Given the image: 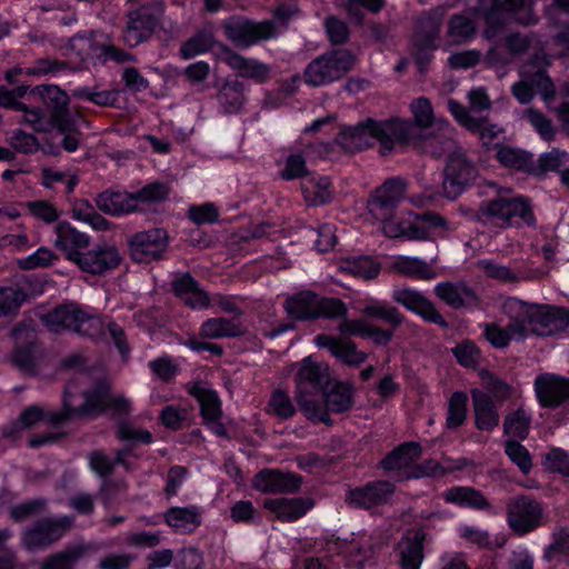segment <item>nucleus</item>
<instances>
[{
  "instance_id": "0e129e2a",
  "label": "nucleus",
  "mask_w": 569,
  "mask_h": 569,
  "mask_svg": "<svg viewBox=\"0 0 569 569\" xmlns=\"http://www.w3.org/2000/svg\"><path fill=\"white\" fill-rule=\"evenodd\" d=\"M453 353L458 362L463 367H473L480 359V352L476 345L469 340L459 343Z\"/></svg>"
},
{
  "instance_id": "a211bd4d",
  "label": "nucleus",
  "mask_w": 569,
  "mask_h": 569,
  "mask_svg": "<svg viewBox=\"0 0 569 569\" xmlns=\"http://www.w3.org/2000/svg\"><path fill=\"white\" fill-rule=\"evenodd\" d=\"M120 262V254L114 247L106 246L81 252L73 262L82 271L101 274L114 269Z\"/></svg>"
},
{
  "instance_id": "ddd939ff",
  "label": "nucleus",
  "mask_w": 569,
  "mask_h": 569,
  "mask_svg": "<svg viewBox=\"0 0 569 569\" xmlns=\"http://www.w3.org/2000/svg\"><path fill=\"white\" fill-rule=\"evenodd\" d=\"M226 33L236 46L248 48L260 40H267L274 34L273 24L269 21L252 22L232 19L226 24Z\"/></svg>"
},
{
  "instance_id": "f8f14e48",
  "label": "nucleus",
  "mask_w": 569,
  "mask_h": 569,
  "mask_svg": "<svg viewBox=\"0 0 569 569\" xmlns=\"http://www.w3.org/2000/svg\"><path fill=\"white\" fill-rule=\"evenodd\" d=\"M535 66L525 67L521 80L512 87V92L520 103H528L535 93H539L549 104L553 99V86L550 79L541 71H535Z\"/></svg>"
},
{
  "instance_id": "c9c22d12",
  "label": "nucleus",
  "mask_w": 569,
  "mask_h": 569,
  "mask_svg": "<svg viewBox=\"0 0 569 569\" xmlns=\"http://www.w3.org/2000/svg\"><path fill=\"white\" fill-rule=\"evenodd\" d=\"M312 406H321L327 413L325 423L329 422V411L340 412L349 409L352 405V389L343 385H337L326 398L319 395L315 399H311Z\"/></svg>"
},
{
  "instance_id": "8fccbe9b",
  "label": "nucleus",
  "mask_w": 569,
  "mask_h": 569,
  "mask_svg": "<svg viewBox=\"0 0 569 569\" xmlns=\"http://www.w3.org/2000/svg\"><path fill=\"white\" fill-rule=\"evenodd\" d=\"M362 311L367 316L380 318L393 326H398L402 321L398 310L383 301L370 300Z\"/></svg>"
},
{
  "instance_id": "f257e3e1",
  "label": "nucleus",
  "mask_w": 569,
  "mask_h": 569,
  "mask_svg": "<svg viewBox=\"0 0 569 569\" xmlns=\"http://www.w3.org/2000/svg\"><path fill=\"white\" fill-rule=\"evenodd\" d=\"M413 137V126L407 119L392 118L383 121L368 119L355 127H345L337 138L348 151H356L380 143V152H390L399 142H408Z\"/></svg>"
},
{
  "instance_id": "f704fd0d",
  "label": "nucleus",
  "mask_w": 569,
  "mask_h": 569,
  "mask_svg": "<svg viewBox=\"0 0 569 569\" xmlns=\"http://www.w3.org/2000/svg\"><path fill=\"white\" fill-rule=\"evenodd\" d=\"M390 269L403 276L430 280L436 277L432 268L422 259L409 256H395Z\"/></svg>"
},
{
  "instance_id": "dca6fc26",
  "label": "nucleus",
  "mask_w": 569,
  "mask_h": 569,
  "mask_svg": "<svg viewBox=\"0 0 569 569\" xmlns=\"http://www.w3.org/2000/svg\"><path fill=\"white\" fill-rule=\"evenodd\" d=\"M219 58L234 70L239 77L250 79L256 83H264L270 78V66L256 59L244 58L227 48L221 49Z\"/></svg>"
},
{
  "instance_id": "5701e85b",
  "label": "nucleus",
  "mask_w": 569,
  "mask_h": 569,
  "mask_svg": "<svg viewBox=\"0 0 569 569\" xmlns=\"http://www.w3.org/2000/svg\"><path fill=\"white\" fill-rule=\"evenodd\" d=\"M425 533L421 530L407 532L399 541L396 557L402 569H420L423 561Z\"/></svg>"
},
{
  "instance_id": "7ed1b4c3",
  "label": "nucleus",
  "mask_w": 569,
  "mask_h": 569,
  "mask_svg": "<svg viewBox=\"0 0 569 569\" xmlns=\"http://www.w3.org/2000/svg\"><path fill=\"white\" fill-rule=\"evenodd\" d=\"M409 110L413 122L408 120L413 126V137L408 142H399V144H419L420 139L417 132L418 129L435 128L442 132L441 139L431 138L423 142L422 149L432 156H441L443 151H450L455 147V142L451 138L452 129L450 124L443 120L435 117L433 107L431 102L425 98L419 97L415 99Z\"/></svg>"
},
{
  "instance_id": "bb28decb",
  "label": "nucleus",
  "mask_w": 569,
  "mask_h": 569,
  "mask_svg": "<svg viewBox=\"0 0 569 569\" xmlns=\"http://www.w3.org/2000/svg\"><path fill=\"white\" fill-rule=\"evenodd\" d=\"M315 345L327 348L333 357L349 366H358L367 359V353L358 350L351 341L319 335L315 338Z\"/></svg>"
},
{
  "instance_id": "cd10ccee",
  "label": "nucleus",
  "mask_w": 569,
  "mask_h": 569,
  "mask_svg": "<svg viewBox=\"0 0 569 569\" xmlns=\"http://www.w3.org/2000/svg\"><path fill=\"white\" fill-rule=\"evenodd\" d=\"M300 478L277 470H262L253 480V487L262 492H290L300 487Z\"/></svg>"
},
{
  "instance_id": "37998d69",
  "label": "nucleus",
  "mask_w": 569,
  "mask_h": 569,
  "mask_svg": "<svg viewBox=\"0 0 569 569\" xmlns=\"http://www.w3.org/2000/svg\"><path fill=\"white\" fill-rule=\"evenodd\" d=\"M192 395L198 400L206 420L214 421L220 416V401L213 390L196 386L192 389Z\"/></svg>"
},
{
  "instance_id": "3c124183",
  "label": "nucleus",
  "mask_w": 569,
  "mask_h": 569,
  "mask_svg": "<svg viewBox=\"0 0 569 569\" xmlns=\"http://www.w3.org/2000/svg\"><path fill=\"white\" fill-rule=\"evenodd\" d=\"M497 159L501 164L511 169H525L531 160L526 152L506 146L498 148Z\"/></svg>"
},
{
  "instance_id": "4c0bfd02",
  "label": "nucleus",
  "mask_w": 569,
  "mask_h": 569,
  "mask_svg": "<svg viewBox=\"0 0 569 569\" xmlns=\"http://www.w3.org/2000/svg\"><path fill=\"white\" fill-rule=\"evenodd\" d=\"M435 291L442 301L453 308L471 306L477 301L475 292L463 283H439Z\"/></svg>"
},
{
  "instance_id": "0eeeda50",
  "label": "nucleus",
  "mask_w": 569,
  "mask_h": 569,
  "mask_svg": "<svg viewBox=\"0 0 569 569\" xmlns=\"http://www.w3.org/2000/svg\"><path fill=\"white\" fill-rule=\"evenodd\" d=\"M480 218L488 223L498 227H508L517 219L525 223H531L533 220L529 204L522 199L500 194L499 197L483 202L479 209Z\"/></svg>"
},
{
  "instance_id": "f03ea898",
  "label": "nucleus",
  "mask_w": 569,
  "mask_h": 569,
  "mask_svg": "<svg viewBox=\"0 0 569 569\" xmlns=\"http://www.w3.org/2000/svg\"><path fill=\"white\" fill-rule=\"evenodd\" d=\"M502 311L507 317H513L520 321L516 332L523 335L525 338L530 333L555 335L567 326V320L558 310L529 305L516 298H508L502 305Z\"/></svg>"
},
{
  "instance_id": "2f4dec72",
  "label": "nucleus",
  "mask_w": 569,
  "mask_h": 569,
  "mask_svg": "<svg viewBox=\"0 0 569 569\" xmlns=\"http://www.w3.org/2000/svg\"><path fill=\"white\" fill-rule=\"evenodd\" d=\"M420 446L413 442L406 443L393 450L385 460L383 468L387 470H397L400 478H407V473L415 469V462L420 458Z\"/></svg>"
},
{
  "instance_id": "72a5a7b5",
  "label": "nucleus",
  "mask_w": 569,
  "mask_h": 569,
  "mask_svg": "<svg viewBox=\"0 0 569 569\" xmlns=\"http://www.w3.org/2000/svg\"><path fill=\"white\" fill-rule=\"evenodd\" d=\"M338 329L345 336L368 338L378 345H385L391 339L390 331L382 330L363 319L343 320Z\"/></svg>"
},
{
  "instance_id": "13d9d810",
  "label": "nucleus",
  "mask_w": 569,
  "mask_h": 569,
  "mask_svg": "<svg viewBox=\"0 0 569 569\" xmlns=\"http://www.w3.org/2000/svg\"><path fill=\"white\" fill-rule=\"evenodd\" d=\"M506 455L523 473L530 471L532 467L531 458L528 450L522 445L508 440L506 442Z\"/></svg>"
},
{
  "instance_id": "2eb2a0df",
  "label": "nucleus",
  "mask_w": 569,
  "mask_h": 569,
  "mask_svg": "<svg viewBox=\"0 0 569 569\" xmlns=\"http://www.w3.org/2000/svg\"><path fill=\"white\" fill-rule=\"evenodd\" d=\"M167 248V233L162 229H151L136 233L130 240L131 257L138 262H149Z\"/></svg>"
},
{
  "instance_id": "20e7f679",
  "label": "nucleus",
  "mask_w": 569,
  "mask_h": 569,
  "mask_svg": "<svg viewBox=\"0 0 569 569\" xmlns=\"http://www.w3.org/2000/svg\"><path fill=\"white\" fill-rule=\"evenodd\" d=\"M329 379V366L305 358L296 376L297 402L306 417L312 421H326L327 413L321 406H312L311 399L319 396L321 386Z\"/></svg>"
},
{
  "instance_id": "052dcab7",
  "label": "nucleus",
  "mask_w": 569,
  "mask_h": 569,
  "mask_svg": "<svg viewBox=\"0 0 569 569\" xmlns=\"http://www.w3.org/2000/svg\"><path fill=\"white\" fill-rule=\"evenodd\" d=\"M457 530L460 538L467 543L478 547H486L490 543L488 532L475 525L461 523L458 526Z\"/></svg>"
},
{
  "instance_id": "423d86ee",
  "label": "nucleus",
  "mask_w": 569,
  "mask_h": 569,
  "mask_svg": "<svg viewBox=\"0 0 569 569\" xmlns=\"http://www.w3.org/2000/svg\"><path fill=\"white\" fill-rule=\"evenodd\" d=\"M42 323L52 332L73 330L82 335L93 336L103 326L100 318L89 309L77 305H62L41 318Z\"/></svg>"
},
{
  "instance_id": "4be33fe9",
  "label": "nucleus",
  "mask_w": 569,
  "mask_h": 569,
  "mask_svg": "<svg viewBox=\"0 0 569 569\" xmlns=\"http://www.w3.org/2000/svg\"><path fill=\"white\" fill-rule=\"evenodd\" d=\"M373 220L380 223L382 232L389 238L428 239V230L426 228H420L418 223L409 221L405 214L397 213L395 210L386 214L383 219Z\"/></svg>"
},
{
  "instance_id": "6ab92c4d",
  "label": "nucleus",
  "mask_w": 569,
  "mask_h": 569,
  "mask_svg": "<svg viewBox=\"0 0 569 569\" xmlns=\"http://www.w3.org/2000/svg\"><path fill=\"white\" fill-rule=\"evenodd\" d=\"M71 525L72 521L68 517L42 520L26 531L23 541L29 548L47 546L59 539Z\"/></svg>"
},
{
  "instance_id": "473e14b6",
  "label": "nucleus",
  "mask_w": 569,
  "mask_h": 569,
  "mask_svg": "<svg viewBox=\"0 0 569 569\" xmlns=\"http://www.w3.org/2000/svg\"><path fill=\"white\" fill-rule=\"evenodd\" d=\"M172 287L176 295L192 309H206L210 303L207 293L198 287L189 274L177 278Z\"/></svg>"
},
{
  "instance_id": "a19ab883",
  "label": "nucleus",
  "mask_w": 569,
  "mask_h": 569,
  "mask_svg": "<svg viewBox=\"0 0 569 569\" xmlns=\"http://www.w3.org/2000/svg\"><path fill=\"white\" fill-rule=\"evenodd\" d=\"M443 499L460 507L485 508L488 506L485 497L470 487H455L443 492Z\"/></svg>"
},
{
  "instance_id": "09e8293b",
  "label": "nucleus",
  "mask_w": 569,
  "mask_h": 569,
  "mask_svg": "<svg viewBox=\"0 0 569 569\" xmlns=\"http://www.w3.org/2000/svg\"><path fill=\"white\" fill-rule=\"evenodd\" d=\"M236 333L237 330L233 323L223 318L209 319L200 328V336L209 339H218Z\"/></svg>"
},
{
  "instance_id": "58836bf2",
  "label": "nucleus",
  "mask_w": 569,
  "mask_h": 569,
  "mask_svg": "<svg viewBox=\"0 0 569 569\" xmlns=\"http://www.w3.org/2000/svg\"><path fill=\"white\" fill-rule=\"evenodd\" d=\"M509 325L502 328L496 323L486 325L483 335L486 339L496 348L506 347L511 340L523 339V335H517L516 329L520 321L513 317H508Z\"/></svg>"
},
{
  "instance_id": "393cba45",
  "label": "nucleus",
  "mask_w": 569,
  "mask_h": 569,
  "mask_svg": "<svg viewBox=\"0 0 569 569\" xmlns=\"http://www.w3.org/2000/svg\"><path fill=\"white\" fill-rule=\"evenodd\" d=\"M32 94H38L51 113L53 126L62 131L69 129L66 107L68 96L57 86L37 87Z\"/></svg>"
},
{
  "instance_id": "79ce46f5",
  "label": "nucleus",
  "mask_w": 569,
  "mask_h": 569,
  "mask_svg": "<svg viewBox=\"0 0 569 569\" xmlns=\"http://www.w3.org/2000/svg\"><path fill=\"white\" fill-rule=\"evenodd\" d=\"M340 269L357 278L369 280L380 272V264L370 257H358L341 262Z\"/></svg>"
},
{
  "instance_id": "6e6d98bb",
  "label": "nucleus",
  "mask_w": 569,
  "mask_h": 569,
  "mask_svg": "<svg viewBox=\"0 0 569 569\" xmlns=\"http://www.w3.org/2000/svg\"><path fill=\"white\" fill-rule=\"evenodd\" d=\"M219 101L226 112H237L243 104L244 98L240 86L228 84L219 94Z\"/></svg>"
},
{
  "instance_id": "338daca9",
  "label": "nucleus",
  "mask_w": 569,
  "mask_h": 569,
  "mask_svg": "<svg viewBox=\"0 0 569 569\" xmlns=\"http://www.w3.org/2000/svg\"><path fill=\"white\" fill-rule=\"evenodd\" d=\"M9 143L13 149L22 153H32L39 149V142L32 134L19 130L14 131L9 138Z\"/></svg>"
},
{
  "instance_id": "bf43d9fd",
  "label": "nucleus",
  "mask_w": 569,
  "mask_h": 569,
  "mask_svg": "<svg viewBox=\"0 0 569 569\" xmlns=\"http://www.w3.org/2000/svg\"><path fill=\"white\" fill-rule=\"evenodd\" d=\"M455 468L456 467L451 465H442L435 460H427L423 463L416 466L415 469L409 471L406 476L408 479L421 477H439Z\"/></svg>"
},
{
  "instance_id": "f3484780",
  "label": "nucleus",
  "mask_w": 569,
  "mask_h": 569,
  "mask_svg": "<svg viewBox=\"0 0 569 569\" xmlns=\"http://www.w3.org/2000/svg\"><path fill=\"white\" fill-rule=\"evenodd\" d=\"M106 409H112L117 413H127L131 409V402L122 395H110L107 385H101L98 389L86 396L83 407L79 413L94 415Z\"/></svg>"
},
{
  "instance_id": "e2e57ef3",
  "label": "nucleus",
  "mask_w": 569,
  "mask_h": 569,
  "mask_svg": "<svg viewBox=\"0 0 569 569\" xmlns=\"http://www.w3.org/2000/svg\"><path fill=\"white\" fill-rule=\"evenodd\" d=\"M188 217L197 224L212 223L219 217L218 209L213 203H203L191 206L188 210Z\"/></svg>"
},
{
  "instance_id": "ea45409f",
  "label": "nucleus",
  "mask_w": 569,
  "mask_h": 569,
  "mask_svg": "<svg viewBox=\"0 0 569 569\" xmlns=\"http://www.w3.org/2000/svg\"><path fill=\"white\" fill-rule=\"evenodd\" d=\"M167 523L180 531H191L200 525V512L197 508H171L166 515Z\"/></svg>"
},
{
  "instance_id": "774afa93",
  "label": "nucleus",
  "mask_w": 569,
  "mask_h": 569,
  "mask_svg": "<svg viewBox=\"0 0 569 569\" xmlns=\"http://www.w3.org/2000/svg\"><path fill=\"white\" fill-rule=\"evenodd\" d=\"M559 555L569 557V530H560L555 535L553 542L546 549L545 557L552 560Z\"/></svg>"
},
{
  "instance_id": "69168bd1",
  "label": "nucleus",
  "mask_w": 569,
  "mask_h": 569,
  "mask_svg": "<svg viewBox=\"0 0 569 569\" xmlns=\"http://www.w3.org/2000/svg\"><path fill=\"white\" fill-rule=\"evenodd\" d=\"M269 409L281 418H289L295 413V407L290 398L283 391L277 390L269 401Z\"/></svg>"
},
{
  "instance_id": "4d7b16f0",
  "label": "nucleus",
  "mask_w": 569,
  "mask_h": 569,
  "mask_svg": "<svg viewBox=\"0 0 569 569\" xmlns=\"http://www.w3.org/2000/svg\"><path fill=\"white\" fill-rule=\"evenodd\" d=\"M56 254L48 248L41 247L33 253L18 261L19 267L26 270L50 266L56 260Z\"/></svg>"
},
{
  "instance_id": "4468645a",
  "label": "nucleus",
  "mask_w": 569,
  "mask_h": 569,
  "mask_svg": "<svg viewBox=\"0 0 569 569\" xmlns=\"http://www.w3.org/2000/svg\"><path fill=\"white\" fill-rule=\"evenodd\" d=\"M542 509L540 505L527 497L511 502L508 509V523L519 535H525L540 525Z\"/></svg>"
},
{
  "instance_id": "9d476101",
  "label": "nucleus",
  "mask_w": 569,
  "mask_h": 569,
  "mask_svg": "<svg viewBox=\"0 0 569 569\" xmlns=\"http://www.w3.org/2000/svg\"><path fill=\"white\" fill-rule=\"evenodd\" d=\"M477 176L476 168L460 151H455L446 166L442 183L443 193L449 199H455L470 184Z\"/></svg>"
},
{
  "instance_id": "a878e982",
  "label": "nucleus",
  "mask_w": 569,
  "mask_h": 569,
  "mask_svg": "<svg viewBox=\"0 0 569 569\" xmlns=\"http://www.w3.org/2000/svg\"><path fill=\"white\" fill-rule=\"evenodd\" d=\"M313 502L307 498L267 499L263 507L281 521H295L307 513Z\"/></svg>"
},
{
  "instance_id": "864d4df0",
  "label": "nucleus",
  "mask_w": 569,
  "mask_h": 569,
  "mask_svg": "<svg viewBox=\"0 0 569 569\" xmlns=\"http://www.w3.org/2000/svg\"><path fill=\"white\" fill-rule=\"evenodd\" d=\"M475 32L473 22L465 16H456L449 24L448 36L452 43H461L472 37Z\"/></svg>"
},
{
  "instance_id": "680f3d73",
  "label": "nucleus",
  "mask_w": 569,
  "mask_h": 569,
  "mask_svg": "<svg viewBox=\"0 0 569 569\" xmlns=\"http://www.w3.org/2000/svg\"><path fill=\"white\" fill-rule=\"evenodd\" d=\"M543 463L550 471L559 472L569 477V457L562 449H550L545 456Z\"/></svg>"
},
{
  "instance_id": "7c9ffc66",
  "label": "nucleus",
  "mask_w": 569,
  "mask_h": 569,
  "mask_svg": "<svg viewBox=\"0 0 569 569\" xmlns=\"http://www.w3.org/2000/svg\"><path fill=\"white\" fill-rule=\"evenodd\" d=\"M97 206L112 216L127 214L139 207V198L127 191H104L97 198Z\"/></svg>"
},
{
  "instance_id": "6e6552de",
  "label": "nucleus",
  "mask_w": 569,
  "mask_h": 569,
  "mask_svg": "<svg viewBox=\"0 0 569 569\" xmlns=\"http://www.w3.org/2000/svg\"><path fill=\"white\" fill-rule=\"evenodd\" d=\"M287 313L292 319L337 318L347 311L346 306L335 298H322L310 291L298 293L286 301Z\"/></svg>"
},
{
  "instance_id": "a18cd8bd",
  "label": "nucleus",
  "mask_w": 569,
  "mask_h": 569,
  "mask_svg": "<svg viewBox=\"0 0 569 569\" xmlns=\"http://www.w3.org/2000/svg\"><path fill=\"white\" fill-rule=\"evenodd\" d=\"M67 412L60 415H44L43 411L38 407H30L26 409L19 419V423L23 427H31L42 419L50 420L51 422L58 423L64 418L69 417L76 409H72L67 400H64Z\"/></svg>"
},
{
  "instance_id": "9b49d317",
  "label": "nucleus",
  "mask_w": 569,
  "mask_h": 569,
  "mask_svg": "<svg viewBox=\"0 0 569 569\" xmlns=\"http://www.w3.org/2000/svg\"><path fill=\"white\" fill-rule=\"evenodd\" d=\"M407 194V182L400 178L389 179L378 187L368 200V210L372 219H383L396 209Z\"/></svg>"
},
{
  "instance_id": "5fc2aeb1",
  "label": "nucleus",
  "mask_w": 569,
  "mask_h": 569,
  "mask_svg": "<svg viewBox=\"0 0 569 569\" xmlns=\"http://www.w3.org/2000/svg\"><path fill=\"white\" fill-rule=\"evenodd\" d=\"M408 217H415L417 221L416 223H418L420 228H426L428 230V236L431 231L446 233L453 230L443 217L435 212H427L423 214H412L409 212Z\"/></svg>"
},
{
  "instance_id": "49530a36",
  "label": "nucleus",
  "mask_w": 569,
  "mask_h": 569,
  "mask_svg": "<svg viewBox=\"0 0 569 569\" xmlns=\"http://www.w3.org/2000/svg\"><path fill=\"white\" fill-rule=\"evenodd\" d=\"M468 397L463 392H455L448 405L447 427L457 428L463 423L467 416Z\"/></svg>"
},
{
  "instance_id": "39448f33",
  "label": "nucleus",
  "mask_w": 569,
  "mask_h": 569,
  "mask_svg": "<svg viewBox=\"0 0 569 569\" xmlns=\"http://www.w3.org/2000/svg\"><path fill=\"white\" fill-rule=\"evenodd\" d=\"M480 377L486 390L477 388L471 390L476 425L480 430L491 431L499 423V415L492 398L497 401L507 398L509 387L489 372L483 371Z\"/></svg>"
},
{
  "instance_id": "e433bc0d",
  "label": "nucleus",
  "mask_w": 569,
  "mask_h": 569,
  "mask_svg": "<svg viewBox=\"0 0 569 569\" xmlns=\"http://www.w3.org/2000/svg\"><path fill=\"white\" fill-rule=\"evenodd\" d=\"M301 189L309 204L318 206L332 199V189L329 178L322 176H307L303 178Z\"/></svg>"
},
{
  "instance_id": "c03bdc74",
  "label": "nucleus",
  "mask_w": 569,
  "mask_h": 569,
  "mask_svg": "<svg viewBox=\"0 0 569 569\" xmlns=\"http://www.w3.org/2000/svg\"><path fill=\"white\" fill-rule=\"evenodd\" d=\"M495 7L499 11L511 12L520 23L530 24L536 21L529 0H496Z\"/></svg>"
},
{
  "instance_id": "412c9836",
  "label": "nucleus",
  "mask_w": 569,
  "mask_h": 569,
  "mask_svg": "<svg viewBox=\"0 0 569 569\" xmlns=\"http://www.w3.org/2000/svg\"><path fill=\"white\" fill-rule=\"evenodd\" d=\"M537 397L545 407H555L569 398V380L546 373L535 381Z\"/></svg>"
},
{
  "instance_id": "b1692460",
  "label": "nucleus",
  "mask_w": 569,
  "mask_h": 569,
  "mask_svg": "<svg viewBox=\"0 0 569 569\" xmlns=\"http://www.w3.org/2000/svg\"><path fill=\"white\" fill-rule=\"evenodd\" d=\"M448 109L461 126L476 131L487 147L501 133V129L496 124H486L483 119L471 117L469 111L456 100L451 99L448 101Z\"/></svg>"
},
{
  "instance_id": "aec40b11",
  "label": "nucleus",
  "mask_w": 569,
  "mask_h": 569,
  "mask_svg": "<svg viewBox=\"0 0 569 569\" xmlns=\"http://www.w3.org/2000/svg\"><path fill=\"white\" fill-rule=\"evenodd\" d=\"M392 299L430 322H443L441 315L435 309L433 305L417 290L406 287L396 288L392 291Z\"/></svg>"
},
{
  "instance_id": "603ef678",
  "label": "nucleus",
  "mask_w": 569,
  "mask_h": 569,
  "mask_svg": "<svg viewBox=\"0 0 569 569\" xmlns=\"http://www.w3.org/2000/svg\"><path fill=\"white\" fill-rule=\"evenodd\" d=\"M212 43L213 37L210 32H199L182 44L181 54L184 59H191L207 52Z\"/></svg>"
},
{
  "instance_id": "c756f323",
  "label": "nucleus",
  "mask_w": 569,
  "mask_h": 569,
  "mask_svg": "<svg viewBox=\"0 0 569 569\" xmlns=\"http://www.w3.org/2000/svg\"><path fill=\"white\" fill-rule=\"evenodd\" d=\"M392 492L390 483L379 481L350 491L348 501L356 507L372 508L388 501Z\"/></svg>"
},
{
  "instance_id": "c85d7f7f",
  "label": "nucleus",
  "mask_w": 569,
  "mask_h": 569,
  "mask_svg": "<svg viewBox=\"0 0 569 569\" xmlns=\"http://www.w3.org/2000/svg\"><path fill=\"white\" fill-rule=\"evenodd\" d=\"M57 238L53 241L54 247L66 254V258L72 262L81 254L79 249L86 248L89 243L88 237L77 231L71 224L60 222L56 226Z\"/></svg>"
},
{
  "instance_id": "1a4fd4ad",
  "label": "nucleus",
  "mask_w": 569,
  "mask_h": 569,
  "mask_svg": "<svg viewBox=\"0 0 569 569\" xmlns=\"http://www.w3.org/2000/svg\"><path fill=\"white\" fill-rule=\"evenodd\" d=\"M355 58L347 50H336L315 59L306 69V82L323 86L341 78L353 66Z\"/></svg>"
},
{
  "instance_id": "de8ad7c7",
  "label": "nucleus",
  "mask_w": 569,
  "mask_h": 569,
  "mask_svg": "<svg viewBox=\"0 0 569 569\" xmlns=\"http://www.w3.org/2000/svg\"><path fill=\"white\" fill-rule=\"evenodd\" d=\"M530 419L522 409L510 413L505 421V433L512 438L525 439L529 431Z\"/></svg>"
}]
</instances>
